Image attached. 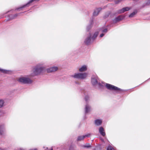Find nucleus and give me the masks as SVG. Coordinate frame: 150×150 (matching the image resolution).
I'll return each instance as SVG.
<instances>
[{
	"instance_id": "obj_1",
	"label": "nucleus",
	"mask_w": 150,
	"mask_h": 150,
	"mask_svg": "<svg viewBox=\"0 0 150 150\" xmlns=\"http://www.w3.org/2000/svg\"><path fill=\"white\" fill-rule=\"evenodd\" d=\"M43 63H41L37 64L34 67L32 76H34L40 75L44 70L45 67L43 66Z\"/></svg>"
},
{
	"instance_id": "obj_2",
	"label": "nucleus",
	"mask_w": 150,
	"mask_h": 150,
	"mask_svg": "<svg viewBox=\"0 0 150 150\" xmlns=\"http://www.w3.org/2000/svg\"><path fill=\"white\" fill-rule=\"evenodd\" d=\"M18 81L23 84H31L33 82L32 79L28 76L21 77L18 78Z\"/></svg>"
},
{
	"instance_id": "obj_3",
	"label": "nucleus",
	"mask_w": 150,
	"mask_h": 150,
	"mask_svg": "<svg viewBox=\"0 0 150 150\" xmlns=\"http://www.w3.org/2000/svg\"><path fill=\"white\" fill-rule=\"evenodd\" d=\"M87 75V73H75L74 74L71 75V77L75 79H83L86 78Z\"/></svg>"
},
{
	"instance_id": "obj_4",
	"label": "nucleus",
	"mask_w": 150,
	"mask_h": 150,
	"mask_svg": "<svg viewBox=\"0 0 150 150\" xmlns=\"http://www.w3.org/2000/svg\"><path fill=\"white\" fill-rule=\"evenodd\" d=\"M106 86L107 88L110 90H113L116 91L118 93H120L119 91L123 90L114 85L108 83L106 84Z\"/></svg>"
},
{
	"instance_id": "obj_5",
	"label": "nucleus",
	"mask_w": 150,
	"mask_h": 150,
	"mask_svg": "<svg viewBox=\"0 0 150 150\" xmlns=\"http://www.w3.org/2000/svg\"><path fill=\"white\" fill-rule=\"evenodd\" d=\"M98 78L96 76H93L91 79V82L93 86H98L99 87L103 86L102 85L100 82L98 81Z\"/></svg>"
},
{
	"instance_id": "obj_6",
	"label": "nucleus",
	"mask_w": 150,
	"mask_h": 150,
	"mask_svg": "<svg viewBox=\"0 0 150 150\" xmlns=\"http://www.w3.org/2000/svg\"><path fill=\"white\" fill-rule=\"evenodd\" d=\"M40 0H30L26 4H24L22 6L19 7V8H16L15 9V10H17L18 11V10L19 9H22V8H24L26 7H28L29 6L30 4L33 2L35 1H39Z\"/></svg>"
},
{
	"instance_id": "obj_7",
	"label": "nucleus",
	"mask_w": 150,
	"mask_h": 150,
	"mask_svg": "<svg viewBox=\"0 0 150 150\" xmlns=\"http://www.w3.org/2000/svg\"><path fill=\"white\" fill-rule=\"evenodd\" d=\"M93 41H92L91 38V34L89 33V35L85 39L84 42L85 44L88 45L92 42Z\"/></svg>"
},
{
	"instance_id": "obj_8",
	"label": "nucleus",
	"mask_w": 150,
	"mask_h": 150,
	"mask_svg": "<svg viewBox=\"0 0 150 150\" xmlns=\"http://www.w3.org/2000/svg\"><path fill=\"white\" fill-rule=\"evenodd\" d=\"M90 134H88L83 136H79L77 137L76 140L78 142L82 141L85 138L89 137L90 136Z\"/></svg>"
},
{
	"instance_id": "obj_9",
	"label": "nucleus",
	"mask_w": 150,
	"mask_h": 150,
	"mask_svg": "<svg viewBox=\"0 0 150 150\" xmlns=\"http://www.w3.org/2000/svg\"><path fill=\"white\" fill-rule=\"evenodd\" d=\"M124 17L122 15H120L116 17L115 19L113 20V23H116L119 21L122 20Z\"/></svg>"
},
{
	"instance_id": "obj_10",
	"label": "nucleus",
	"mask_w": 150,
	"mask_h": 150,
	"mask_svg": "<svg viewBox=\"0 0 150 150\" xmlns=\"http://www.w3.org/2000/svg\"><path fill=\"white\" fill-rule=\"evenodd\" d=\"M130 8L127 7H124L122 8V9L118 10L117 11V14L122 13L125 11H129V10H130Z\"/></svg>"
},
{
	"instance_id": "obj_11",
	"label": "nucleus",
	"mask_w": 150,
	"mask_h": 150,
	"mask_svg": "<svg viewBox=\"0 0 150 150\" xmlns=\"http://www.w3.org/2000/svg\"><path fill=\"white\" fill-rule=\"evenodd\" d=\"M58 68L57 67H53L49 68H47V73H52L56 71Z\"/></svg>"
},
{
	"instance_id": "obj_12",
	"label": "nucleus",
	"mask_w": 150,
	"mask_h": 150,
	"mask_svg": "<svg viewBox=\"0 0 150 150\" xmlns=\"http://www.w3.org/2000/svg\"><path fill=\"white\" fill-rule=\"evenodd\" d=\"M5 126L4 124L0 125V135H3L5 131Z\"/></svg>"
},
{
	"instance_id": "obj_13",
	"label": "nucleus",
	"mask_w": 150,
	"mask_h": 150,
	"mask_svg": "<svg viewBox=\"0 0 150 150\" xmlns=\"http://www.w3.org/2000/svg\"><path fill=\"white\" fill-rule=\"evenodd\" d=\"M99 132L100 134L103 137L105 136V135L104 129L102 127H100L99 128Z\"/></svg>"
},
{
	"instance_id": "obj_14",
	"label": "nucleus",
	"mask_w": 150,
	"mask_h": 150,
	"mask_svg": "<svg viewBox=\"0 0 150 150\" xmlns=\"http://www.w3.org/2000/svg\"><path fill=\"white\" fill-rule=\"evenodd\" d=\"M91 109L90 106L87 103L86 105L85 108V114H86L87 113L89 112L90 111Z\"/></svg>"
},
{
	"instance_id": "obj_15",
	"label": "nucleus",
	"mask_w": 150,
	"mask_h": 150,
	"mask_svg": "<svg viewBox=\"0 0 150 150\" xmlns=\"http://www.w3.org/2000/svg\"><path fill=\"white\" fill-rule=\"evenodd\" d=\"M102 123V120L101 119H97L95 120V124L97 126L101 125Z\"/></svg>"
},
{
	"instance_id": "obj_16",
	"label": "nucleus",
	"mask_w": 150,
	"mask_h": 150,
	"mask_svg": "<svg viewBox=\"0 0 150 150\" xmlns=\"http://www.w3.org/2000/svg\"><path fill=\"white\" fill-rule=\"evenodd\" d=\"M102 8H98L96 9L94 11L93 15V16H97L98 15L99 13L101 10Z\"/></svg>"
},
{
	"instance_id": "obj_17",
	"label": "nucleus",
	"mask_w": 150,
	"mask_h": 150,
	"mask_svg": "<svg viewBox=\"0 0 150 150\" xmlns=\"http://www.w3.org/2000/svg\"><path fill=\"white\" fill-rule=\"evenodd\" d=\"M87 70V66L86 65L82 66L79 69V71L80 72H82L86 71Z\"/></svg>"
},
{
	"instance_id": "obj_18",
	"label": "nucleus",
	"mask_w": 150,
	"mask_h": 150,
	"mask_svg": "<svg viewBox=\"0 0 150 150\" xmlns=\"http://www.w3.org/2000/svg\"><path fill=\"white\" fill-rule=\"evenodd\" d=\"M20 13H16L13 15L12 14H11L8 15V17L9 18V19L8 21L10 20L11 19L14 18H15Z\"/></svg>"
},
{
	"instance_id": "obj_19",
	"label": "nucleus",
	"mask_w": 150,
	"mask_h": 150,
	"mask_svg": "<svg viewBox=\"0 0 150 150\" xmlns=\"http://www.w3.org/2000/svg\"><path fill=\"white\" fill-rule=\"evenodd\" d=\"M81 147L83 148L88 149L91 147V146L89 143H87L85 145H82Z\"/></svg>"
},
{
	"instance_id": "obj_20",
	"label": "nucleus",
	"mask_w": 150,
	"mask_h": 150,
	"mask_svg": "<svg viewBox=\"0 0 150 150\" xmlns=\"http://www.w3.org/2000/svg\"><path fill=\"white\" fill-rule=\"evenodd\" d=\"M137 13V10H135L134 11L131 13L129 16V18H132L134 17V15L136 14Z\"/></svg>"
},
{
	"instance_id": "obj_21",
	"label": "nucleus",
	"mask_w": 150,
	"mask_h": 150,
	"mask_svg": "<svg viewBox=\"0 0 150 150\" xmlns=\"http://www.w3.org/2000/svg\"><path fill=\"white\" fill-rule=\"evenodd\" d=\"M93 21L92 20H91L90 21V24L89 25H88L86 27V30L87 31H89L90 29H91L92 27V25Z\"/></svg>"
},
{
	"instance_id": "obj_22",
	"label": "nucleus",
	"mask_w": 150,
	"mask_h": 150,
	"mask_svg": "<svg viewBox=\"0 0 150 150\" xmlns=\"http://www.w3.org/2000/svg\"><path fill=\"white\" fill-rule=\"evenodd\" d=\"M100 30L102 33H104L105 34L108 31V29L102 28L100 29Z\"/></svg>"
},
{
	"instance_id": "obj_23",
	"label": "nucleus",
	"mask_w": 150,
	"mask_h": 150,
	"mask_svg": "<svg viewBox=\"0 0 150 150\" xmlns=\"http://www.w3.org/2000/svg\"><path fill=\"white\" fill-rule=\"evenodd\" d=\"M98 32H96L94 33L93 36L91 38L93 41L96 39L98 35Z\"/></svg>"
},
{
	"instance_id": "obj_24",
	"label": "nucleus",
	"mask_w": 150,
	"mask_h": 150,
	"mask_svg": "<svg viewBox=\"0 0 150 150\" xmlns=\"http://www.w3.org/2000/svg\"><path fill=\"white\" fill-rule=\"evenodd\" d=\"M10 71L0 69V72L5 74H8Z\"/></svg>"
},
{
	"instance_id": "obj_25",
	"label": "nucleus",
	"mask_w": 150,
	"mask_h": 150,
	"mask_svg": "<svg viewBox=\"0 0 150 150\" xmlns=\"http://www.w3.org/2000/svg\"><path fill=\"white\" fill-rule=\"evenodd\" d=\"M4 100L2 99H0V108H2L4 105Z\"/></svg>"
},
{
	"instance_id": "obj_26",
	"label": "nucleus",
	"mask_w": 150,
	"mask_h": 150,
	"mask_svg": "<svg viewBox=\"0 0 150 150\" xmlns=\"http://www.w3.org/2000/svg\"><path fill=\"white\" fill-rule=\"evenodd\" d=\"M113 149V147L111 145H109L107 148V150H112Z\"/></svg>"
},
{
	"instance_id": "obj_27",
	"label": "nucleus",
	"mask_w": 150,
	"mask_h": 150,
	"mask_svg": "<svg viewBox=\"0 0 150 150\" xmlns=\"http://www.w3.org/2000/svg\"><path fill=\"white\" fill-rule=\"evenodd\" d=\"M89 96L88 95L86 96L85 97V101L87 102L89 100Z\"/></svg>"
},
{
	"instance_id": "obj_28",
	"label": "nucleus",
	"mask_w": 150,
	"mask_h": 150,
	"mask_svg": "<svg viewBox=\"0 0 150 150\" xmlns=\"http://www.w3.org/2000/svg\"><path fill=\"white\" fill-rule=\"evenodd\" d=\"M146 4V5H149L150 4V0H149Z\"/></svg>"
},
{
	"instance_id": "obj_29",
	"label": "nucleus",
	"mask_w": 150,
	"mask_h": 150,
	"mask_svg": "<svg viewBox=\"0 0 150 150\" xmlns=\"http://www.w3.org/2000/svg\"><path fill=\"white\" fill-rule=\"evenodd\" d=\"M104 33H102L101 34H100V38H102L103 37L104 35H105Z\"/></svg>"
},
{
	"instance_id": "obj_30",
	"label": "nucleus",
	"mask_w": 150,
	"mask_h": 150,
	"mask_svg": "<svg viewBox=\"0 0 150 150\" xmlns=\"http://www.w3.org/2000/svg\"><path fill=\"white\" fill-rule=\"evenodd\" d=\"M122 0H118V1H115V3L116 4H118L120 1H122Z\"/></svg>"
},
{
	"instance_id": "obj_31",
	"label": "nucleus",
	"mask_w": 150,
	"mask_h": 150,
	"mask_svg": "<svg viewBox=\"0 0 150 150\" xmlns=\"http://www.w3.org/2000/svg\"><path fill=\"white\" fill-rule=\"evenodd\" d=\"M109 15V13L106 14L105 15L104 17H105V18H107V17Z\"/></svg>"
},
{
	"instance_id": "obj_32",
	"label": "nucleus",
	"mask_w": 150,
	"mask_h": 150,
	"mask_svg": "<svg viewBox=\"0 0 150 150\" xmlns=\"http://www.w3.org/2000/svg\"><path fill=\"white\" fill-rule=\"evenodd\" d=\"M73 147L72 146H71L69 148V150H73Z\"/></svg>"
},
{
	"instance_id": "obj_33",
	"label": "nucleus",
	"mask_w": 150,
	"mask_h": 150,
	"mask_svg": "<svg viewBox=\"0 0 150 150\" xmlns=\"http://www.w3.org/2000/svg\"><path fill=\"white\" fill-rule=\"evenodd\" d=\"M19 150H25V149L22 148H19Z\"/></svg>"
},
{
	"instance_id": "obj_34",
	"label": "nucleus",
	"mask_w": 150,
	"mask_h": 150,
	"mask_svg": "<svg viewBox=\"0 0 150 150\" xmlns=\"http://www.w3.org/2000/svg\"><path fill=\"white\" fill-rule=\"evenodd\" d=\"M29 150H38L36 148H35L33 149H29Z\"/></svg>"
},
{
	"instance_id": "obj_35",
	"label": "nucleus",
	"mask_w": 150,
	"mask_h": 150,
	"mask_svg": "<svg viewBox=\"0 0 150 150\" xmlns=\"http://www.w3.org/2000/svg\"><path fill=\"white\" fill-rule=\"evenodd\" d=\"M13 10H11L9 11H8L7 12H13Z\"/></svg>"
},
{
	"instance_id": "obj_36",
	"label": "nucleus",
	"mask_w": 150,
	"mask_h": 150,
	"mask_svg": "<svg viewBox=\"0 0 150 150\" xmlns=\"http://www.w3.org/2000/svg\"><path fill=\"white\" fill-rule=\"evenodd\" d=\"M75 83L76 84H79V83L78 82H75Z\"/></svg>"
},
{
	"instance_id": "obj_37",
	"label": "nucleus",
	"mask_w": 150,
	"mask_h": 150,
	"mask_svg": "<svg viewBox=\"0 0 150 150\" xmlns=\"http://www.w3.org/2000/svg\"><path fill=\"white\" fill-rule=\"evenodd\" d=\"M144 7V6H142V7Z\"/></svg>"
}]
</instances>
